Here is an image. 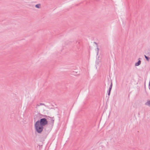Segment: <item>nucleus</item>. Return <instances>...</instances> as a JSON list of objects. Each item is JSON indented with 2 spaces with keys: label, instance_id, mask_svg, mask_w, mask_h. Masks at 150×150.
Masks as SVG:
<instances>
[{
  "label": "nucleus",
  "instance_id": "nucleus-1",
  "mask_svg": "<svg viewBox=\"0 0 150 150\" xmlns=\"http://www.w3.org/2000/svg\"><path fill=\"white\" fill-rule=\"evenodd\" d=\"M42 116L44 118H41L38 120L35 124L34 126L35 131L38 133H41L43 131V127L47 125L48 122L47 120L49 118H54V117H51L46 115H43Z\"/></svg>",
  "mask_w": 150,
  "mask_h": 150
},
{
  "label": "nucleus",
  "instance_id": "nucleus-2",
  "mask_svg": "<svg viewBox=\"0 0 150 150\" xmlns=\"http://www.w3.org/2000/svg\"><path fill=\"white\" fill-rule=\"evenodd\" d=\"M141 63V61L140 60H139L137 62H136L135 64V66H138Z\"/></svg>",
  "mask_w": 150,
  "mask_h": 150
},
{
  "label": "nucleus",
  "instance_id": "nucleus-3",
  "mask_svg": "<svg viewBox=\"0 0 150 150\" xmlns=\"http://www.w3.org/2000/svg\"><path fill=\"white\" fill-rule=\"evenodd\" d=\"M94 43L97 45V55H98V51H99V48H98V44L96 42H94Z\"/></svg>",
  "mask_w": 150,
  "mask_h": 150
},
{
  "label": "nucleus",
  "instance_id": "nucleus-4",
  "mask_svg": "<svg viewBox=\"0 0 150 150\" xmlns=\"http://www.w3.org/2000/svg\"><path fill=\"white\" fill-rule=\"evenodd\" d=\"M112 81H111V83H110V87H109V90H111V89H112Z\"/></svg>",
  "mask_w": 150,
  "mask_h": 150
},
{
  "label": "nucleus",
  "instance_id": "nucleus-5",
  "mask_svg": "<svg viewBox=\"0 0 150 150\" xmlns=\"http://www.w3.org/2000/svg\"><path fill=\"white\" fill-rule=\"evenodd\" d=\"M144 57L147 61H149V59H150V58L149 57H147L145 55H144Z\"/></svg>",
  "mask_w": 150,
  "mask_h": 150
},
{
  "label": "nucleus",
  "instance_id": "nucleus-6",
  "mask_svg": "<svg viewBox=\"0 0 150 150\" xmlns=\"http://www.w3.org/2000/svg\"><path fill=\"white\" fill-rule=\"evenodd\" d=\"M40 4H37L35 5V7L37 8H40Z\"/></svg>",
  "mask_w": 150,
  "mask_h": 150
},
{
  "label": "nucleus",
  "instance_id": "nucleus-7",
  "mask_svg": "<svg viewBox=\"0 0 150 150\" xmlns=\"http://www.w3.org/2000/svg\"><path fill=\"white\" fill-rule=\"evenodd\" d=\"M52 118H51V123H52V125H53V124H54V120H53V119H52Z\"/></svg>",
  "mask_w": 150,
  "mask_h": 150
},
{
  "label": "nucleus",
  "instance_id": "nucleus-8",
  "mask_svg": "<svg viewBox=\"0 0 150 150\" xmlns=\"http://www.w3.org/2000/svg\"><path fill=\"white\" fill-rule=\"evenodd\" d=\"M111 90H110L109 89L108 91V96H109L110 95V92H111Z\"/></svg>",
  "mask_w": 150,
  "mask_h": 150
},
{
  "label": "nucleus",
  "instance_id": "nucleus-9",
  "mask_svg": "<svg viewBox=\"0 0 150 150\" xmlns=\"http://www.w3.org/2000/svg\"><path fill=\"white\" fill-rule=\"evenodd\" d=\"M39 104H40V105H44V106H45V105L44 103H40Z\"/></svg>",
  "mask_w": 150,
  "mask_h": 150
},
{
  "label": "nucleus",
  "instance_id": "nucleus-10",
  "mask_svg": "<svg viewBox=\"0 0 150 150\" xmlns=\"http://www.w3.org/2000/svg\"><path fill=\"white\" fill-rule=\"evenodd\" d=\"M147 103L149 105V106H150V100Z\"/></svg>",
  "mask_w": 150,
  "mask_h": 150
},
{
  "label": "nucleus",
  "instance_id": "nucleus-11",
  "mask_svg": "<svg viewBox=\"0 0 150 150\" xmlns=\"http://www.w3.org/2000/svg\"><path fill=\"white\" fill-rule=\"evenodd\" d=\"M40 104H37V105H36V106H37H37H40Z\"/></svg>",
  "mask_w": 150,
  "mask_h": 150
}]
</instances>
